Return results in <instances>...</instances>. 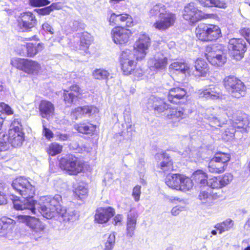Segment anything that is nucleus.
Segmentation results:
<instances>
[{
    "label": "nucleus",
    "instance_id": "obj_41",
    "mask_svg": "<svg viewBox=\"0 0 250 250\" xmlns=\"http://www.w3.org/2000/svg\"><path fill=\"white\" fill-rule=\"evenodd\" d=\"M74 127L80 133L83 134H90L95 130V127L93 125H87L85 123L76 124Z\"/></svg>",
    "mask_w": 250,
    "mask_h": 250
},
{
    "label": "nucleus",
    "instance_id": "obj_62",
    "mask_svg": "<svg viewBox=\"0 0 250 250\" xmlns=\"http://www.w3.org/2000/svg\"><path fill=\"white\" fill-rule=\"evenodd\" d=\"M42 27L43 30L49 32L51 34H53L54 29L52 26L47 22H45L42 25Z\"/></svg>",
    "mask_w": 250,
    "mask_h": 250
},
{
    "label": "nucleus",
    "instance_id": "obj_25",
    "mask_svg": "<svg viewBox=\"0 0 250 250\" xmlns=\"http://www.w3.org/2000/svg\"><path fill=\"white\" fill-rule=\"evenodd\" d=\"M40 115L43 118L49 120L52 117L55 111L54 104L47 100H42L39 105Z\"/></svg>",
    "mask_w": 250,
    "mask_h": 250
},
{
    "label": "nucleus",
    "instance_id": "obj_7",
    "mask_svg": "<svg viewBox=\"0 0 250 250\" xmlns=\"http://www.w3.org/2000/svg\"><path fill=\"white\" fill-rule=\"evenodd\" d=\"M195 34L199 40L209 42L217 39L221 34V30L217 25L200 23L195 29Z\"/></svg>",
    "mask_w": 250,
    "mask_h": 250
},
{
    "label": "nucleus",
    "instance_id": "obj_37",
    "mask_svg": "<svg viewBox=\"0 0 250 250\" xmlns=\"http://www.w3.org/2000/svg\"><path fill=\"white\" fill-rule=\"evenodd\" d=\"M169 69L182 74H188L189 65L184 62H175L170 64Z\"/></svg>",
    "mask_w": 250,
    "mask_h": 250
},
{
    "label": "nucleus",
    "instance_id": "obj_38",
    "mask_svg": "<svg viewBox=\"0 0 250 250\" xmlns=\"http://www.w3.org/2000/svg\"><path fill=\"white\" fill-rule=\"evenodd\" d=\"M233 221L231 219H227L225 221L218 223L215 226V228L219 230L221 234L225 231H228L232 228L233 226Z\"/></svg>",
    "mask_w": 250,
    "mask_h": 250
},
{
    "label": "nucleus",
    "instance_id": "obj_29",
    "mask_svg": "<svg viewBox=\"0 0 250 250\" xmlns=\"http://www.w3.org/2000/svg\"><path fill=\"white\" fill-rule=\"evenodd\" d=\"M186 91L182 88L175 87L170 89L167 95L168 100L171 103L178 104L179 100L186 95Z\"/></svg>",
    "mask_w": 250,
    "mask_h": 250
},
{
    "label": "nucleus",
    "instance_id": "obj_53",
    "mask_svg": "<svg viewBox=\"0 0 250 250\" xmlns=\"http://www.w3.org/2000/svg\"><path fill=\"white\" fill-rule=\"evenodd\" d=\"M29 4L33 6L40 7L49 4L48 0H29Z\"/></svg>",
    "mask_w": 250,
    "mask_h": 250
},
{
    "label": "nucleus",
    "instance_id": "obj_43",
    "mask_svg": "<svg viewBox=\"0 0 250 250\" xmlns=\"http://www.w3.org/2000/svg\"><path fill=\"white\" fill-rule=\"evenodd\" d=\"M104 248V250H112L115 244V233L112 232L105 235Z\"/></svg>",
    "mask_w": 250,
    "mask_h": 250
},
{
    "label": "nucleus",
    "instance_id": "obj_3",
    "mask_svg": "<svg viewBox=\"0 0 250 250\" xmlns=\"http://www.w3.org/2000/svg\"><path fill=\"white\" fill-rule=\"evenodd\" d=\"M149 15L150 17L158 18V20L153 26L159 30H165L172 26L176 20V15L167 9L166 5L160 3L151 7Z\"/></svg>",
    "mask_w": 250,
    "mask_h": 250
},
{
    "label": "nucleus",
    "instance_id": "obj_45",
    "mask_svg": "<svg viewBox=\"0 0 250 250\" xmlns=\"http://www.w3.org/2000/svg\"><path fill=\"white\" fill-rule=\"evenodd\" d=\"M92 37L90 34L87 32L83 33L81 39L80 44L83 50L86 51L92 42Z\"/></svg>",
    "mask_w": 250,
    "mask_h": 250
},
{
    "label": "nucleus",
    "instance_id": "obj_11",
    "mask_svg": "<svg viewBox=\"0 0 250 250\" xmlns=\"http://www.w3.org/2000/svg\"><path fill=\"white\" fill-rule=\"evenodd\" d=\"M183 16L185 20L191 23L207 18V15L199 10L194 3H189L185 7Z\"/></svg>",
    "mask_w": 250,
    "mask_h": 250
},
{
    "label": "nucleus",
    "instance_id": "obj_58",
    "mask_svg": "<svg viewBox=\"0 0 250 250\" xmlns=\"http://www.w3.org/2000/svg\"><path fill=\"white\" fill-rule=\"evenodd\" d=\"M0 107L7 115H10L13 114V111L12 109L8 104L4 103H0Z\"/></svg>",
    "mask_w": 250,
    "mask_h": 250
},
{
    "label": "nucleus",
    "instance_id": "obj_26",
    "mask_svg": "<svg viewBox=\"0 0 250 250\" xmlns=\"http://www.w3.org/2000/svg\"><path fill=\"white\" fill-rule=\"evenodd\" d=\"M109 22L112 26L120 25L125 22L126 26H130L132 23V19L130 15L126 14L117 15L112 13L109 18Z\"/></svg>",
    "mask_w": 250,
    "mask_h": 250
},
{
    "label": "nucleus",
    "instance_id": "obj_8",
    "mask_svg": "<svg viewBox=\"0 0 250 250\" xmlns=\"http://www.w3.org/2000/svg\"><path fill=\"white\" fill-rule=\"evenodd\" d=\"M228 116L223 108L219 107H209L206 109L204 113L205 118L208 120L210 125L215 127L225 124Z\"/></svg>",
    "mask_w": 250,
    "mask_h": 250
},
{
    "label": "nucleus",
    "instance_id": "obj_14",
    "mask_svg": "<svg viewBox=\"0 0 250 250\" xmlns=\"http://www.w3.org/2000/svg\"><path fill=\"white\" fill-rule=\"evenodd\" d=\"M131 34L130 30L119 26L114 27L111 31L112 40L117 44L127 43Z\"/></svg>",
    "mask_w": 250,
    "mask_h": 250
},
{
    "label": "nucleus",
    "instance_id": "obj_6",
    "mask_svg": "<svg viewBox=\"0 0 250 250\" xmlns=\"http://www.w3.org/2000/svg\"><path fill=\"white\" fill-rule=\"evenodd\" d=\"M223 83L226 90L232 97L240 98L246 94V88L244 83L236 77H226Z\"/></svg>",
    "mask_w": 250,
    "mask_h": 250
},
{
    "label": "nucleus",
    "instance_id": "obj_5",
    "mask_svg": "<svg viewBox=\"0 0 250 250\" xmlns=\"http://www.w3.org/2000/svg\"><path fill=\"white\" fill-rule=\"evenodd\" d=\"M24 140V133L22 125L18 119H15L11 124L8 135L5 132L0 133V146L1 150L8 148L7 145L15 147L21 146Z\"/></svg>",
    "mask_w": 250,
    "mask_h": 250
},
{
    "label": "nucleus",
    "instance_id": "obj_16",
    "mask_svg": "<svg viewBox=\"0 0 250 250\" xmlns=\"http://www.w3.org/2000/svg\"><path fill=\"white\" fill-rule=\"evenodd\" d=\"M17 21L18 26L24 31H29L37 21L35 16L30 12L21 13Z\"/></svg>",
    "mask_w": 250,
    "mask_h": 250
},
{
    "label": "nucleus",
    "instance_id": "obj_36",
    "mask_svg": "<svg viewBox=\"0 0 250 250\" xmlns=\"http://www.w3.org/2000/svg\"><path fill=\"white\" fill-rule=\"evenodd\" d=\"M43 45L41 43L28 42L26 44L27 56L33 57L43 49Z\"/></svg>",
    "mask_w": 250,
    "mask_h": 250
},
{
    "label": "nucleus",
    "instance_id": "obj_57",
    "mask_svg": "<svg viewBox=\"0 0 250 250\" xmlns=\"http://www.w3.org/2000/svg\"><path fill=\"white\" fill-rule=\"evenodd\" d=\"M45 121L42 120V126H43L42 133L47 139H50L51 138L53 137V134L52 132L50 129H48L45 126Z\"/></svg>",
    "mask_w": 250,
    "mask_h": 250
},
{
    "label": "nucleus",
    "instance_id": "obj_47",
    "mask_svg": "<svg viewBox=\"0 0 250 250\" xmlns=\"http://www.w3.org/2000/svg\"><path fill=\"white\" fill-rule=\"evenodd\" d=\"M83 115L91 116L99 112L98 109L93 105L81 106Z\"/></svg>",
    "mask_w": 250,
    "mask_h": 250
},
{
    "label": "nucleus",
    "instance_id": "obj_60",
    "mask_svg": "<svg viewBox=\"0 0 250 250\" xmlns=\"http://www.w3.org/2000/svg\"><path fill=\"white\" fill-rule=\"evenodd\" d=\"M185 209V207L184 206H177L174 207H173L171 210V213L172 215L174 216H176L178 215L181 212L183 211Z\"/></svg>",
    "mask_w": 250,
    "mask_h": 250
},
{
    "label": "nucleus",
    "instance_id": "obj_20",
    "mask_svg": "<svg viewBox=\"0 0 250 250\" xmlns=\"http://www.w3.org/2000/svg\"><path fill=\"white\" fill-rule=\"evenodd\" d=\"M82 92L80 87L76 84L70 87L69 90H64L63 100L65 104H75L81 98Z\"/></svg>",
    "mask_w": 250,
    "mask_h": 250
},
{
    "label": "nucleus",
    "instance_id": "obj_61",
    "mask_svg": "<svg viewBox=\"0 0 250 250\" xmlns=\"http://www.w3.org/2000/svg\"><path fill=\"white\" fill-rule=\"evenodd\" d=\"M49 6L45 7L43 8L36 9L37 12L41 15H49L51 12Z\"/></svg>",
    "mask_w": 250,
    "mask_h": 250
},
{
    "label": "nucleus",
    "instance_id": "obj_18",
    "mask_svg": "<svg viewBox=\"0 0 250 250\" xmlns=\"http://www.w3.org/2000/svg\"><path fill=\"white\" fill-rule=\"evenodd\" d=\"M28 224V227L32 231V238L35 241H38L45 231V224L34 217H33Z\"/></svg>",
    "mask_w": 250,
    "mask_h": 250
},
{
    "label": "nucleus",
    "instance_id": "obj_15",
    "mask_svg": "<svg viewBox=\"0 0 250 250\" xmlns=\"http://www.w3.org/2000/svg\"><path fill=\"white\" fill-rule=\"evenodd\" d=\"M155 158L158 162L160 172L167 173L173 170V162L167 153L163 152L158 153Z\"/></svg>",
    "mask_w": 250,
    "mask_h": 250
},
{
    "label": "nucleus",
    "instance_id": "obj_32",
    "mask_svg": "<svg viewBox=\"0 0 250 250\" xmlns=\"http://www.w3.org/2000/svg\"><path fill=\"white\" fill-rule=\"evenodd\" d=\"M182 175L175 174L168 175L166 180V184L170 188L179 190Z\"/></svg>",
    "mask_w": 250,
    "mask_h": 250
},
{
    "label": "nucleus",
    "instance_id": "obj_39",
    "mask_svg": "<svg viewBox=\"0 0 250 250\" xmlns=\"http://www.w3.org/2000/svg\"><path fill=\"white\" fill-rule=\"evenodd\" d=\"M110 72L103 68L96 69L92 73L94 79L98 80H107L110 76Z\"/></svg>",
    "mask_w": 250,
    "mask_h": 250
},
{
    "label": "nucleus",
    "instance_id": "obj_56",
    "mask_svg": "<svg viewBox=\"0 0 250 250\" xmlns=\"http://www.w3.org/2000/svg\"><path fill=\"white\" fill-rule=\"evenodd\" d=\"M141 187L140 186H136L133 189L132 195L136 202H138L140 200Z\"/></svg>",
    "mask_w": 250,
    "mask_h": 250
},
{
    "label": "nucleus",
    "instance_id": "obj_49",
    "mask_svg": "<svg viewBox=\"0 0 250 250\" xmlns=\"http://www.w3.org/2000/svg\"><path fill=\"white\" fill-rule=\"evenodd\" d=\"M69 27L73 31H78L83 30L85 28V25L78 21H72L69 24Z\"/></svg>",
    "mask_w": 250,
    "mask_h": 250
},
{
    "label": "nucleus",
    "instance_id": "obj_19",
    "mask_svg": "<svg viewBox=\"0 0 250 250\" xmlns=\"http://www.w3.org/2000/svg\"><path fill=\"white\" fill-rule=\"evenodd\" d=\"M146 106L148 109L153 110L158 113H162L170 108L169 105L167 104L164 99L154 96L149 97Z\"/></svg>",
    "mask_w": 250,
    "mask_h": 250
},
{
    "label": "nucleus",
    "instance_id": "obj_44",
    "mask_svg": "<svg viewBox=\"0 0 250 250\" xmlns=\"http://www.w3.org/2000/svg\"><path fill=\"white\" fill-rule=\"evenodd\" d=\"M193 186L192 180L189 178L182 175L179 190L186 191L191 189Z\"/></svg>",
    "mask_w": 250,
    "mask_h": 250
},
{
    "label": "nucleus",
    "instance_id": "obj_50",
    "mask_svg": "<svg viewBox=\"0 0 250 250\" xmlns=\"http://www.w3.org/2000/svg\"><path fill=\"white\" fill-rule=\"evenodd\" d=\"M235 129L234 127L228 128L222 134V138L225 141H229L232 139L234 136Z\"/></svg>",
    "mask_w": 250,
    "mask_h": 250
},
{
    "label": "nucleus",
    "instance_id": "obj_63",
    "mask_svg": "<svg viewBox=\"0 0 250 250\" xmlns=\"http://www.w3.org/2000/svg\"><path fill=\"white\" fill-rule=\"evenodd\" d=\"M123 217L121 214H117L114 218L113 224L115 226L120 225Z\"/></svg>",
    "mask_w": 250,
    "mask_h": 250
},
{
    "label": "nucleus",
    "instance_id": "obj_23",
    "mask_svg": "<svg viewBox=\"0 0 250 250\" xmlns=\"http://www.w3.org/2000/svg\"><path fill=\"white\" fill-rule=\"evenodd\" d=\"M115 214L114 209L111 208H100L96 211L95 215V220L99 224H104L108 220Z\"/></svg>",
    "mask_w": 250,
    "mask_h": 250
},
{
    "label": "nucleus",
    "instance_id": "obj_35",
    "mask_svg": "<svg viewBox=\"0 0 250 250\" xmlns=\"http://www.w3.org/2000/svg\"><path fill=\"white\" fill-rule=\"evenodd\" d=\"M41 64L37 61L26 59L23 71L28 74L38 73L41 69Z\"/></svg>",
    "mask_w": 250,
    "mask_h": 250
},
{
    "label": "nucleus",
    "instance_id": "obj_13",
    "mask_svg": "<svg viewBox=\"0 0 250 250\" xmlns=\"http://www.w3.org/2000/svg\"><path fill=\"white\" fill-rule=\"evenodd\" d=\"M206 51V58L212 65L222 66L226 63L227 61L226 56L222 51H216L215 46H208Z\"/></svg>",
    "mask_w": 250,
    "mask_h": 250
},
{
    "label": "nucleus",
    "instance_id": "obj_30",
    "mask_svg": "<svg viewBox=\"0 0 250 250\" xmlns=\"http://www.w3.org/2000/svg\"><path fill=\"white\" fill-rule=\"evenodd\" d=\"M149 64L151 67L157 70L163 69L167 64V58L162 53H158L150 60Z\"/></svg>",
    "mask_w": 250,
    "mask_h": 250
},
{
    "label": "nucleus",
    "instance_id": "obj_1",
    "mask_svg": "<svg viewBox=\"0 0 250 250\" xmlns=\"http://www.w3.org/2000/svg\"><path fill=\"white\" fill-rule=\"evenodd\" d=\"M150 39L147 35H140L134 45V53L128 49L122 52L120 62L122 70L125 75H131L134 68L136 67V62L134 61L135 57L137 60H141L145 58L150 44Z\"/></svg>",
    "mask_w": 250,
    "mask_h": 250
},
{
    "label": "nucleus",
    "instance_id": "obj_24",
    "mask_svg": "<svg viewBox=\"0 0 250 250\" xmlns=\"http://www.w3.org/2000/svg\"><path fill=\"white\" fill-rule=\"evenodd\" d=\"M198 94L200 98L214 100L221 97L222 91L218 85H211L204 90H199Z\"/></svg>",
    "mask_w": 250,
    "mask_h": 250
},
{
    "label": "nucleus",
    "instance_id": "obj_33",
    "mask_svg": "<svg viewBox=\"0 0 250 250\" xmlns=\"http://www.w3.org/2000/svg\"><path fill=\"white\" fill-rule=\"evenodd\" d=\"M202 6L207 8L215 7L225 9L227 3L224 0H196Z\"/></svg>",
    "mask_w": 250,
    "mask_h": 250
},
{
    "label": "nucleus",
    "instance_id": "obj_22",
    "mask_svg": "<svg viewBox=\"0 0 250 250\" xmlns=\"http://www.w3.org/2000/svg\"><path fill=\"white\" fill-rule=\"evenodd\" d=\"M207 62L202 59H198L195 62L194 66L191 68L189 66L188 75H193L195 77L206 76L208 69Z\"/></svg>",
    "mask_w": 250,
    "mask_h": 250
},
{
    "label": "nucleus",
    "instance_id": "obj_2",
    "mask_svg": "<svg viewBox=\"0 0 250 250\" xmlns=\"http://www.w3.org/2000/svg\"><path fill=\"white\" fill-rule=\"evenodd\" d=\"M12 186L15 191L21 195L23 200L13 202L14 208L17 210H27L32 213H35V205L32 198L35 194V189L27 178L19 177L12 182Z\"/></svg>",
    "mask_w": 250,
    "mask_h": 250
},
{
    "label": "nucleus",
    "instance_id": "obj_51",
    "mask_svg": "<svg viewBox=\"0 0 250 250\" xmlns=\"http://www.w3.org/2000/svg\"><path fill=\"white\" fill-rule=\"evenodd\" d=\"M83 115V114L81 106L75 108L71 113V117L72 120H77L81 118Z\"/></svg>",
    "mask_w": 250,
    "mask_h": 250
},
{
    "label": "nucleus",
    "instance_id": "obj_17",
    "mask_svg": "<svg viewBox=\"0 0 250 250\" xmlns=\"http://www.w3.org/2000/svg\"><path fill=\"white\" fill-rule=\"evenodd\" d=\"M232 120L234 128H241L242 131L245 133L250 131V121L247 114L237 112L232 116Z\"/></svg>",
    "mask_w": 250,
    "mask_h": 250
},
{
    "label": "nucleus",
    "instance_id": "obj_54",
    "mask_svg": "<svg viewBox=\"0 0 250 250\" xmlns=\"http://www.w3.org/2000/svg\"><path fill=\"white\" fill-rule=\"evenodd\" d=\"M33 217H31L28 215H19L15 217L17 220L19 222L25 223L26 225L28 226V222L30 221Z\"/></svg>",
    "mask_w": 250,
    "mask_h": 250
},
{
    "label": "nucleus",
    "instance_id": "obj_21",
    "mask_svg": "<svg viewBox=\"0 0 250 250\" xmlns=\"http://www.w3.org/2000/svg\"><path fill=\"white\" fill-rule=\"evenodd\" d=\"M233 179V176L227 173L222 176L214 177L208 180L207 185L212 188H220L229 184Z\"/></svg>",
    "mask_w": 250,
    "mask_h": 250
},
{
    "label": "nucleus",
    "instance_id": "obj_31",
    "mask_svg": "<svg viewBox=\"0 0 250 250\" xmlns=\"http://www.w3.org/2000/svg\"><path fill=\"white\" fill-rule=\"evenodd\" d=\"M169 109L167 117L168 119L171 120V122L173 123L174 125H177L178 122L186 117L184 110L182 108H171L170 107Z\"/></svg>",
    "mask_w": 250,
    "mask_h": 250
},
{
    "label": "nucleus",
    "instance_id": "obj_4",
    "mask_svg": "<svg viewBox=\"0 0 250 250\" xmlns=\"http://www.w3.org/2000/svg\"><path fill=\"white\" fill-rule=\"evenodd\" d=\"M33 203L35 205V214H36V210L38 209L42 215L47 219L55 217L59 210L63 207L62 205V197L59 194H56L53 196H43L41 197L39 203L35 201Z\"/></svg>",
    "mask_w": 250,
    "mask_h": 250
},
{
    "label": "nucleus",
    "instance_id": "obj_10",
    "mask_svg": "<svg viewBox=\"0 0 250 250\" xmlns=\"http://www.w3.org/2000/svg\"><path fill=\"white\" fill-rule=\"evenodd\" d=\"M60 165L61 168L66 171L70 175H76L83 168V164L79 158L72 155L61 159Z\"/></svg>",
    "mask_w": 250,
    "mask_h": 250
},
{
    "label": "nucleus",
    "instance_id": "obj_40",
    "mask_svg": "<svg viewBox=\"0 0 250 250\" xmlns=\"http://www.w3.org/2000/svg\"><path fill=\"white\" fill-rule=\"evenodd\" d=\"M62 149V146L56 142L49 145L47 148V152L50 156H54L60 154Z\"/></svg>",
    "mask_w": 250,
    "mask_h": 250
},
{
    "label": "nucleus",
    "instance_id": "obj_9",
    "mask_svg": "<svg viewBox=\"0 0 250 250\" xmlns=\"http://www.w3.org/2000/svg\"><path fill=\"white\" fill-rule=\"evenodd\" d=\"M229 160V155L227 153L219 152L215 154L208 163V171L214 173L223 172L227 167L226 163Z\"/></svg>",
    "mask_w": 250,
    "mask_h": 250
},
{
    "label": "nucleus",
    "instance_id": "obj_27",
    "mask_svg": "<svg viewBox=\"0 0 250 250\" xmlns=\"http://www.w3.org/2000/svg\"><path fill=\"white\" fill-rule=\"evenodd\" d=\"M16 221L10 218L3 216L0 219V236H7L15 226Z\"/></svg>",
    "mask_w": 250,
    "mask_h": 250
},
{
    "label": "nucleus",
    "instance_id": "obj_59",
    "mask_svg": "<svg viewBox=\"0 0 250 250\" xmlns=\"http://www.w3.org/2000/svg\"><path fill=\"white\" fill-rule=\"evenodd\" d=\"M242 36L245 37L247 42L250 44V28H244L240 31Z\"/></svg>",
    "mask_w": 250,
    "mask_h": 250
},
{
    "label": "nucleus",
    "instance_id": "obj_48",
    "mask_svg": "<svg viewBox=\"0 0 250 250\" xmlns=\"http://www.w3.org/2000/svg\"><path fill=\"white\" fill-rule=\"evenodd\" d=\"M88 191L86 188L83 186L80 185L76 188L75 193L80 199H83L87 194Z\"/></svg>",
    "mask_w": 250,
    "mask_h": 250
},
{
    "label": "nucleus",
    "instance_id": "obj_46",
    "mask_svg": "<svg viewBox=\"0 0 250 250\" xmlns=\"http://www.w3.org/2000/svg\"><path fill=\"white\" fill-rule=\"evenodd\" d=\"M26 59L13 58L11 60V65L16 68L23 71Z\"/></svg>",
    "mask_w": 250,
    "mask_h": 250
},
{
    "label": "nucleus",
    "instance_id": "obj_55",
    "mask_svg": "<svg viewBox=\"0 0 250 250\" xmlns=\"http://www.w3.org/2000/svg\"><path fill=\"white\" fill-rule=\"evenodd\" d=\"M138 217V214L137 212L135 211H130L127 214L126 222L137 224Z\"/></svg>",
    "mask_w": 250,
    "mask_h": 250
},
{
    "label": "nucleus",
    "instance_id": "obj_64",
    "mask_svg": "<svg viewBox=\"0 0 250 250\" xmlns=\"http://www.w3.org/2000/svg\"><path fill=\"white\" fill-rule=\"evenodd\" d=\"M131 75H133L134 76L140 78L142 77L143 75V71L142 69L139 68H134V69L133 70V72H132V73H131Z\"/></svg>",
    "mask_w": 250,
    "mask_h": 250
},
{
    "label": "nucleus",
    "instance_id": "obj_52",
    "mask_svg": "<svg viewBox=\"0 0 250 250\" xmlns=\"http://www.w3.org/2000/svg\"><path fill=\"white\" fill-rule=\"evenodd\" d=\"M136 224L126 222V236L132 237L134 234Z\"/></svg>",
    "mask_w": 250,
    "mask_h": 250
},
{
    "label": "nucleus",
    "instance_id": "obj_28",
    "mask_svg": "<svg viewBox=\"0 0 250 250\" xmlns=\"http://www.w3.org/2000/svg\"><path fill=\"white\" fill-rule=\"evenodd\" d=\"M65 222H74L78 219L79 213L72 208H66L63 207L57 214Z\"/></svg>",
    "mask_w": 250,
    "mask_h": 250
},
{
    "label": "nucleus",
    "instance_id": "obj_42",
    "mask_svg": "<svg viewBox=\"0 0 250 250\" xmlns=\"http://www.w3.org/2000/svg\"><path fill=\"white\" fill-rule=\"evenodd\" d=\"M193 178L197 183L200 184L202 186H205L208 184L207 174L202 170L195 171L193 173Z\"/></svg>",
    "mask_w": 250,
    "mask_h": 250
},
{
    "label": "nucleus",
    "instance_id": "obj_34",
    "mask_svg": "<svg viewBox=\"0 0 250 250\" xmlns=\"http://www.w3.org/2000/svg\"><path fill=\"white\" fill-rule=\"evenodd\" d=\"M197 199L200 204L206 207H209L213 205V197L208 190H201L198 194Z\"/></svg>",
    "mask_w": 250,
    "mask_h": 250
},
{
    "label": "nucleus",
    "instance_id": "obj_12",
    "mask_svg": "<svg viewBox=\"0 0 250 250\" xmlns=\"http://www.w3.org/2000/svg\"><path fill=\"white\" fill-rule=\"evenodd\" d=\"M228 48L233 59L240 60L246 51V42L242 39L233 38L229 40Z\"/></svg>",
    "mask_w": 250,
    "mask_h": 250
}]
</instances>
